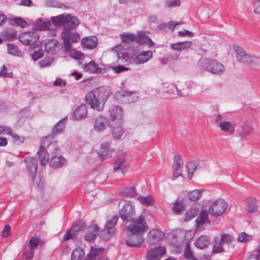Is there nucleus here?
Masks as SVG:
<instances>
[{
  "instance_id": "obj_1",
  "label": "nucleus",
  "mask_w": 260,
  "mask_h": 260,
  "mask_svg": "<svg viewBox=\"0 0 260 260\" xmlns=\"http://www.w3.org/2000/svg\"><path fill=\"white\" fill-rule=\"evenodd\" d=\"M146 224L144 216H140L127 227V235L128 237L125 244L130 247H139L144 242L143 234L146 231Z\"/></svg>"
},
{
  "instance_id": "obj_2",
  "label": "nucleus",
  "mask_w": 260,
  "mask_h": 260,
  "mask_svg": "<svg viewBox=\"0 0 260 260\" xmlns=\"http://www.w3.org/2000/svg\"><path fill=\"white\" fill-rule=\"evenodd\" d=\"M111 93L110 90L108 88H98L87 94L85 101L91 108L101 111Z\"/></svg>"
},
{
  "instance_id": "obj_3",
  "label": "nucleus",
  "mask_w": 260,
  "mask_h": 260,
  "mask_svg": "<svg viewBox=\"0 0 260 260\" xmlns=\"http://www.w3.org/2000/svg\"><path fill=\"white\" fill-rule=\"evenodd\" d=\"M52 138V136H48L43 138L41 140V145L37 155L40 158L42 166L46 165L49 160V154L46 149L50 151L52 149V148H53L56 151L58 150L57 148H55L56 144L50 141Z\"/></svg>"
},
{
  "instance_id": "obj_4",
  "label": "nucleus",
  "mask_w": 260,
  "mask_h": 260,
  "mask_svg": "<svg viewBox=\"0 0 260 260\" xmlns=\"http://www.w3.org/2000/svg\"><path fill=\"white\" fill-rule=\"evenodd\" d=\"M201 70L209 72L213 74H219L224 70V66L218 61L214 59L202 58L198 62Z\"/></svg>"
},
{
  "instance_id": "obj_5",
  "label": "nucleus",
  "mask_w": 260,
  "mask_h": 260,
  "mask_svg": "<svg viewBox=\"0 0 260 260\" xmlns=\"http://www.w3.org/2000/svg\"><path fill=\"white\" fill-rule=\"evenodd\" d=\"M135 215V210L133 203L131 201L125 202L123 206L119 210V215L123 221L125 222L131 221V224H133V221H135L134 219Z\"/></svg>"
},
{
  "instance_id": "obj_6",
  "label": "nucleus",
  "mask_w": 260,
  "mask_h": 260,
  "mask_svg": "<svg viewBox=\"0 0 260 260\" xmlns=\"http://www.w3.org/2000/svg\"><path fill=\"white\" fill-rule=\"evenodd\" d=\"M228 207L227 203L222 199H218L213 202L208 207L209 213L213 217L221 215Z\"/></svg>"
},
{
  "instance_id": "obj_7",
  "label": "nucleus",
  "mask_w": 260,
  "mask_h": 260,
  "mask_svg": "<svg viewBox=\"0 0 260 260\" xmlns=\"http://www.w3.org/2000/svg\"><path fill=\"white\" fill-rule=\"evenodd\" d=\"M234 50L237 59L239 62L252 64L257 62L258 58L247 53L242 47L236 46H234Z\"/></svg>"
},
{
  "instance_id": "obj_8",
  "label": "nucleus",
  "mask_w": 260,
  "mask_h": 260,
  "mask_svg": "<svg viewBox=\"0 0 260 260\" xmlns=\"http://www.w3.org/2000/svg\"><path fill=\"white\" fill-rule=\"evenodd\" d=\"M118 219V216H113L111 219L107 220L105 229L99 233L102 239L107 240L112 237L115 232L114 226Z\"/></svg>"
},
{
  "instance_id": "obj_9",
  "label": "nucleus",
  "mask_w": 260,
  "mask_h": 260,
  "mask_svg": "<svg viewBox=\"0 0 260 260\" xmlns=\"http://www.w3.org/2000/svg\"><path fill=\"white\" fill-rule=\"evenodd\" d=\"M65 50L69 51L71 48V43H77L80 40V36L77 33H71L69 30H64L61 34Z\"/></svg>"
},
{
  "instance_id": "obj_10",
  "label": "nucleus",
  "mask_w": 260,
  "mask_h": 260,
  "mask_svg": "<svg viewBox=\"0 0 260 260\" xmlns=\"http://www.w3.org/2000/svg\"><path fill=\"white\" fill-rule=\"evenodd\" d=\"M192 44L191 41H183L171 44L170 47L171 49L175 51L174 53H171V57L174 59H177L180 55V52L183 50L190 48Z\"/></svg>"
},
{
  "instance_id": "obj_11",
  "label": "nucleus",
  "mask_w": 260,
  "mask_h": 260,
  "mask_svg": "<svg viewBox=\"0 0 260 260\" xmlns=\"http://www.w3.org/2000/svg\"><path fill=\"white\" fill-rule=\"evenodd\" d=\"M39 37V35L36 32H24L19 36V40L22 44L30 46L38 41Z\"/></svg>"
},
{
  "instance_id": "obj_12",
  "label": "nucleus",
  "mask_w": 260,
  "mask_h": 260,
  "mask_svg": "<svg viewBox=\"0 0 260 260\" xmlns=\"http://www.w3.org/2000/svg\"><path fill=\"white\" fill-rule=\"evenodd\" d=\"M24 161L28 172L31 175V180H34L37 174L38 159L35 156H27L25 158Z\"/></svg>"
},
{
  "instance_id": "obj_13",
  "label": "nucleus",
  "mask_w": 260,
  "mask_h": 260,
  "mask_svg": "<svg viewBox=\"0 0 260 260\" xmlns=\"http://www.w3.org/2000/svg\"><path fill=\"white\" fill-rule=\"evenodd\" d=\"M166 252L165 247L159 246L147 251L146 257L147 260H160Z\"/></svg>"
},
{
  "instance_id": "obj_14",
  "label": "nucleus",
  "mask_w": 260,
  "mask_h": 260,
  "mask_svg": "<svg viewBox=\"0 0 260 260\" xmlns=\"http://www.w3.org/2000/svg\"><path fill=\"white\" fill-rule=\"evenodd\" d=\"M84 226V223L81 221L75 222L71 229L68 231L63 237V240L67 241L74 238L78 232L81 230Z\"/></svg>"
},
{
  "instance_id": "obj_15",
  "label": "nucleus",
  "mask_w": 260,
  "mask_h": 260,
  "mask_svg": "<svg viewBox=\"0 0 260 260\" xmlns=\"http://www.w3.org/2000/svg\"><path fill=\"white\" fill-rule=\"evenodd\" d=\"M113 149L110 148V144L108 142H104L101 144V149L98 154L100 158L103 161L112 155Z\"/></svg>"
},
{
  "instance_id": "obj_16",
  "label": "nucleus",
  "mask_w": 260,
  "mask_h": 260,
  "mask_svg": "<svg viewBox=\"0 0 260 260\" xmlns=\"http://www.w3.org/2000/svg\"><path fill=\"white\" fill-rule=\"evenodd\" d=\"M174 162L173 165V178L172 180L176 179L182 175L183 167V161L181 155H177L174 156Z\"/></svg>"
},
{
  "instance_id": "obj_17",
  "label": "nucleus",
  "mask_w": 260,
  "mask_h": 260,
  "mask_svg": "<svg viewBox=\"0 0 260 260\" xmlns=\"http://www.w3.org/2000/svg\"><path fill=\"white\" fill-rule=\"evenodd\" d=\"M152 52L151 50L143 51L138 54L133 59V62L137 65L143 64L152 57Z\"/></svg>"
},
{
  "instance_id": "obj_18",
  "label": "nucleus",
  "mask_w": 260,
  "mask_h": 260,
  "mask_svg": "<svg viewBox=\"0 0 260 260\" xmlns=\"http://www.w3.org/2000/svg\"><path fill=\"white\" fill-rule=\"evenodd\" d=\"M110 117L112 121H117L118 124L121 123L122 110L119 106H113L110 110Z\"/></svg>"
},
{
  "instance_id": "obj_19",
  "label": "nucleus",
  "mask_w": 260,
  "mask_h": 260,
  "mask_svg": "<svg viewBox=\"0 0 260 260\" xmlns=\"http://www.w3.org/2000/svg\"><path fill=\"white\" fill-rule=\"evenodd\" d=\"M148 235L150 243L154 244L164 238L165 234L160 230L153 229L149 232Z\"/></svg>"
},
{
  "instance_id": "obj_20",
  "label": "nucleus",
  "mask_w": 260,
  "mask_h": 260,
  "mask_svg": "<svg viewBox=\"0 0 260 260\" xmlns=\"http://www.w3.org/2000/svg\"><path fill=\"white\" fill-rule=\"evenodd\" d=\"M108 125L107 118L102 116H99L95 119L94 128L98 132H101L106 129Z\"/></svg>"
},
{
  "instance_id": "obj_21",
  "label": "nucleus",
  "mask_w": 260,
  "mask_h": 260,
  "mask_svg": "<svg viewBox=\"0 0 260 260\" xmlns=\"http://www.w3.org/2000/svg\"><path fill=\"white\" fill-rule=\"evenodd\" d=\"M87 115V106L85 104H82L75 110L73 117L75 120H79L85 118Z\"/></svg>"
},
{
  "instance_id": "obj_22",
  "label": "nucleus",
  "mask_w": 260,
  "mask_h": 260,
  "mask_svg": "<svg viewBox=\"0 0 260 260\" xmlns=\"http://www.w3.org/2000/svg\"><path fill=\"white\" fill-rule=\"evenodd\" d=\"M50 26L51 23L49 20L40 18L34 23L33 29L35 30H45L48 29Z\"/></svg>"
},
{
  "instance_id": "obj_23",
  "label": "nucleus",
  "mask_w": 260,
  "mask_h": 260,
  "mask_svg": "<svg viewBox=\"0 0 260 260\" xmlns=\"http://www.w3.org/2000/svg\"><path fill=\"white\" fill-rule=\"evenodd\" d=\"M81 43L83 48L93 49L97 45V39L93 36L85 37L81 40Z\"/></svg>"
},
{
  "instance_id": "obj_24",
  "label": "nucleus",
  "mask_w": 260,
  "mask_h": 260,
  "mask_svg": "<svg viewBox=\"0 0 260 260\" xmlns=\"http://www.w3.org/2000/svg\"><path fill=\"white\" fill-rule=\"evenodd\" d=\"M59 43L55 39H51L45 44L46 51L49 54H55L58 51Z\"/></svg>"
},
{
  "instance_id": "obj_25",
  "label": "nucleus",
  "mask_w": 260,
  "mask_h": 260,
  "mask_svg": "<svg viewBox=\"0 0 260 260\" xmlns=\"http://www.w3.org/2000/svg\"><path fill=\"white\" fill-rule=\"evenodd\" d=\"M104 248H92L90 252L86 255L85 260H99L103 255Z\"/></svg>"
},
{
  "instance_id": "obj_26",
  "label": "nucleus",
  "mask_w": 260,
  "mask_h": 260,
  "mask_svg": "<svg viewBox=\"0 0 260 260\" xmlns=\"http://www.w3.org/2000/svg\"><path fill=\"white\" fill-rule=\"evenodd\" d=\"M136 41L139 43L147 45L149 47H151L154 44L151 39L143 31L138 32L137 33Z\"/></svg>"
},
{
  "instance_id": "obj_27",
  "label": "nucleus",
  "mask_w": 260,
  "mask_h": 260,
  "mask_svg": "<svg viewBox=\"0 0 260 260\" xmlns=\"http://www.w3.org/2000/svg\"><path fill=\"white\" fill-rule=\"evenodd\" d=\"M99 231V228L96 225L90 226L84 236L85 239L87 241H93L96 237Z\"/></svg>"
},
{
  "instance_id": "obj_28",
  "label": "nucleus",
  "mask_w": 260,
  "mask_h": 260,
  "mask_svg": "<svg viewBox=\"0 0 260 260\" xmlns=\"http://www.w3.org/2000/svg\"><path fill=\"white\" fill-rule=\"evenodd\" d=\"M69 17V14H63L59 15L56 16L51 17V21L53 25L55 26H62L66 25L68 17Z\"/></svg>"
},
{
  "instance_id": "obj_29",
  "label": "nucleus",
  "mask_w": 260,
  "mask_h": 260,
  "mask_svg": "<svg viewBox=\"0 0 260 260\" xmlns=\"http://www.w3.org/2000/svg\"><path fill=\"white\" fill-rule=\"evenodd\" d=\"M217 126H218L222 132L232 134L235 131V124L229 121H222L219 122Z\"/></svg>"
},
{
  "instance_id": "obj_30",
  "label": "nucleus",
  "mask_w": 260,
  "mask_h": 260,
  "mask_svg": "<svg viewBox=\"0 0 260 260\" xmlns=\"http://www.w3.org/2000/svg\"><path fill=\"white\" fill-rule=\"evenodd\" d=\"M66 162L64 158L62 156H54L51 157L49 165L54 168H58L63 166Z\"/></svg>"
},
{
  "instance_id": "obj_31",
  "label": "nucleus",
  "mask_w": 260,
  "mask_h": 260,
  "mask_svg": "<svg viewBox=\"0 0 260 260\" xmlns=\"http://www.w3.org/2000/svg\"><path fill=\"white\" fill-rule=\"evenodd\" d=\"M210 242L208 236L202 235L196 240L194 245L198 248L203 249L209 245Z\"/></svg>"
},
{
  "instance_id": "obj_32",
  "label": "nucleus",
  "mask_w": 260,
  "mask_h": 260,
  "mask_svg": "<svg viewBox=\"0 0 260 260\" xmlns=\"http://www.w3.org/2000/svg\"><path fill=\"white\" fill-rule=\"evenodd\" d=\"M196 221L198 228L200 227L206 223L209 222L208 211L206 210L201 211L199 216L196 219Z\"/></svg>"
},
{
  "instance_id": "obj_33",
  "label": "nucleus",
  "mask_w": 260,
  "mask_h": 260,
  "mask_svg": "<svg viewBox=\"0 0 260 260\" xmlns=\"http://www.w3.org/2000/svg\"><path fill=\"white\" fill-rule=\"evenodd\" d=\"M253 128L252 124L250 123H244L242 126V131L240 132V136L242 139H245L249 136L253 131Z\"/></svg>"
},
{
  "instance_id": "obj_34",
  "label": "nucleus",
  "mask_w": 260,
  "mask_h": 260,
  "mask_svg": "<svg viewBox=\"0 0 260 260\" xmlns=\"http://www.w3.org/2000/svg\"><path fill=\"white\" fill-rule=\"evenodd\" d=\"M45 4L48 7H52L63 10L68 9L69 8V7L66 6L64 4L57 0H45Z\"/></svg>"
},
{
  "instance_id": "obj_35",
  "label": "nucleus",
  "mask_w": 260,
  "mask_h": 260,
  "mask_svg": "<svg viewBox=\"0 0 260 260\" xmlns=\"http://www.w3.org/2000/svg\"><path fill=\"white\" fill-rule=\"evenodd\" d=\"M125 159L124 157H120L117 158L114 164V171L116 172L117 170L121 169L123 175H124L125 172L126 171L127 168L125 166H123L125 163Z\"/></svg>"
},
{
  "instance_id": "obj_36",
  "label": "nucleus",
  "mask_w": 260,
  "mask_h": 260,
  "mask_svg": "<svg viewBox=\"0 0 260 260\" xmlns=\"http://www.w3.org/2000/svg\"><path fill=\"white\" fill-rule=\"evenodd\" d=\"M2 37L6 40H13L17 37L16 32L12 28L6 29L1 32Z\"/></svg>"
},
{
  "instance_id": "obj_37",
  "label": "nucleus",
  "mask_w": 260,
  "mask_h": 260,
  "mask_svg": "<svg viewBox=\"0 0 260 260\" xmlns=\"http://www.w3.org/2000/svg\"><path fill=\"white\" fill-rule=\"evenodd\" d=\"M247 203L246 210L249 213L254 212L257 211V205L254 198L248 197L246 199Z\"/></svg>"
},
{
  "instance_id": "obj_38",
  "label": "nucleus",
  "mask_w": 260,
  "mask_h": 260,
  "mask_svg": "<svg viewBox=\"0 0 260 260\" xmlns=\"http://www.w3.org/2000/svg\"><path fill=\"white\" fill-rule=\"evenodd\" d=\"M67 121V118L64 117L58 121L52 128L53 134H57L61 133L66 126V123Z\"/></svg>"
},
{
  "instance_id": "obj_39",
  "label": "nucleus",
  "mask_w": 260,
  "mask_h": 260,
  "mask_svg": "<svg viewBox=\"0 0 260 260\" xmlns=\"http://www.w3.org/2000/svg\"><path fill=\"white\" fill-rule=\"evenodd\" d=\"M120 95L126 98V100L128 103L135 102L138 100V96L134 92H131L126 90H123L121 92Z\"/></svg>"
},
{
  "instance_id": "obj_40",
  "label": "nucleus",
  "mask_w": 260,
  "mask_h": 260,
  "mask_svg": "<svg viewBox=\"0 0 260 260\" xmlns=\"http://www.w3.org/2000/svg\"><path fill=\"white\" fill-rule=\"evenodd\" d=\"M198 163L197 161H188L186 165V169L188 172V178L191 179L193 176L194 172L197 169Z\"/></svg>"
},
{
  "instance_id": "obj_41",
  "label": "nucleus",
  "mask_w": 260,
  "mask_h": 260,
  "mask_svg": "<svg viewBox=\"0 0 260 260\" xmlns=\"http://www.w3.org/2000/svg\"><path fill=\"white\" fill-rule=\"evenodd\" d=\"M68 20H67V22L66 23L65 26L68 29H74L76 28L79 24L78 19L75 17H72L70 14L69 17H68Z\"/></svg>"
},
{
  "instance_id": "obj_42",
  "label": "nucleus",
  "mask_w": 260,
  "mask_h": 260,
  "mask_svg": "<svg viewBox=\"0 0 260 260\" xmlns=\"http://www.w3.org/2000/svg\"><path fill=\"white\" fill-rule=\"evenodd\" d=\"M84 250L80 248L75 249L71 254L72 260H82L84 256Z\"/></svg>"
},
{
  "instance_id": "obj_43",
  "label": "nucleus",
  "mask_w": 260,
  "mask_h": 260,
  "mask_svg": "<svg viewBox=\"0 0 260 260\" xmlns=\"http://www.w3.org/2000/svg\"><path fill=\"white\" fill-rule=\"evenodd\" d=\"M7 50L8 53L11 55L16 56H21L22 55L21 51L17 46L14 44H8L7 45Z\"/></svg>"
},
{
  "instance_id": "obj_44",
  "label": "nucleus",
  "mask_w": 260,
  "mask_h": 260,
  "mask_svg": "<svg viewBox=\"0 0 260 260\" xmlns=\"http://www.w3.org/2000/svg\"><path fill=\"white\" fill-rule=\"evenodd\" d=\"M138 200L141 204L146 206H149L153 205L154 201L153 198L150 195L146 197L139 196L138 198Z\"/></svg>"
},
{
  "instance_id": "obj_45",
  "label": "nucleus",
  "mask_w": 260,
  "mask_h": 260,
  "mask_svg": "<svg viewBox=\"0 0 260 260\" xmlns=\"http://www.w3.org/2000/svg\"><path fill=\"white\" fill-rule=\"evenodd\" d=\"M97 65L94 61H90L89 63L85 64L83 67V70L85 72L93 73L98 70Z\"/></svg>"
},
{
  "instance_id": "obj_46",
  "label": "nucleus",
  "mask_w": 260,
  "mask_h": 260,
  "mask_svg": "<svg viewBox=\"0 0 260 260\" xmlns=\"http://www.w3.org/2000/svg\"><path fill=\"white\" fill-rule=\"evenodd\" d=\"M118 125L116 127L112 126V133L113 137L116 139H119L123 135V131L120 123L118 124Z\"/></svg>"
},
{
  "instance_id": "obj_47",
  "label": "nucleus",
  "mask_w": 260,
  "mask_h": 260,
  "mask_svg": "<svg viewBox=\"0 0 260 260\" xmlns=\"http://www.w3.org/2000/svg\"><path fill=\"white\" fill-rule=\"evenodd\" d=\"M202 189H195L189 193V199L192 201H197L201 197L203 192Z\"/></svg>"
},
{
  "instance_id": "obj_48",
  "label": "nucleus",
  "mask_w": 260,
  "mask_h": 260,
  "mask_svg": "<svg viewBox=\"0 0 260 260\" xmlns=\"http://www.w3.org/2000/svg\"><path fill=\"white\" fill-rule=\"evenodd\" d=\"M123 42L136 41L137 35L134 34L123 33L120 35Z\"/></svg>"
},
{
  "instance_id": "obj_49",
  "label": "nucleus",
  "mask_w": 260,
  "mask_h": 260,
  "mask_svg": "<svg viewBox=\"0 0 260 260\" xmlns=\"http://www.w3.org/2000/svg\"><path fill=\"white\" fill-rule=\"evenodd\" d=\"M41 244V241L40 238L36 237H32L29 241L28 247L31 249L34 250L38 246Z\"/></svg>"
},
{
  "instance_id": "obj_50",
  "label": "nucleus",
  "mask_w": 260,
  "mask_h": 260,
  "mask_svg": "<svg viewBox=\"0 0 260 260\" xmlns=\"http://www.w3.org/2000/svg\"><path fill=\"white\" fill-rule=\"evenodd\" d=\"M13 77V73L8 72V68L5 65H3L0 71V77L2 78H12Z\"/></svg>"
},
{
  "instance_id": "obj_51",
  "label": "nucleus",
  "mask_w": 260,
  "mask_h": 260,
  "mask_svg": "<svg viewBox=\"0 0 260 260\" xmlns=\"http://www.w3.org/2000/svg\"><path fill=\"white\" fill-rule=\"evenodd\" d=\"M184 206L181 201H176L173 205L172 210L176 214H179L183 210Z\"/></svg>"
},
{
  "instance_id": "obj_52",
  "label": "nucleus",
  "mask_w": 260,
  "mask_h": 260,
  "mask_svg": "<svg viewBox=\"0 0 260 260\" xmlns=\"http://www.w3.org/2000/svg\"><path fill=\"white\" fill-rule=\"evenodd\" d=\"M181 0H165V6L167 8H174L180 6Z\"/></svg>"
},
{
  "instance_id": "obj_53",
  "label": "nucleus",
  "mask_w": 260,
  "mask_h": 260,
  "mask_svg": "<svg viewBox=\"0 0 260 260\" xmlns=\"http://www.w3.org/2000/svg\"><path fill=\"white\" fill-rule=\"evenodd\" d=\"M34 255V250L30 248H26L23 251V258L24 260H30Z\"/></svg>"
},
{
  "instance_id": "obj_54",
  "label": "nucleus",
  "mask_w": 260,
  "mask_h": 260,
  "mask_svg": "<svg viewBox=\"0 0 260 260\" xmlns=\"http://www.w3.org/2000/svg\"><path fill=\"white\" fill-rule=\"evenodd\" d=\"M123 193L127 196L131 197H135L137 195L136 190L134 186H129L126 187L123 191Z\"/></svg>"
},
{
  "instance_id": "obj_55",
  "label": "nucleus",
  "mask_w": 260,
  "mask_h": 260,
  "mask_svg": "<svg viewBox=\"0 0 260 260\" xmlns=\"http://www.w3.org/2000/svg\"><path fill=\"white\" fill-rule=\"evenodd\" d=\"M252 239L251 236L247 234L245 232L241 233L239 234L238 237V241L240 242H246L247 241H250Z\"/></svg>"
},
{
  "instance_id": "obj_56",
  "label": "nucleus",
  "mask_w": 260,
  "mask_h": 260,
  "mask_svg": "<svg viewBox=\"0 0 260 260\" xmlns=\"http://www.w3.org/2000/svg\"><path fill=\"white\" fill-rule=\"evenodd\" d=\"M233 240V237L227 234H222L221 235L220 241L221 243H230Z\"/></svg>"
},
{
  "instance_id": "obj_57",
  "label": "nucleus",
  "mask_w": 260,
  "mask_h": 260,
  "mask_svg": "<svg viewBox=\"0 0 260 260\" xmlns=\"http://www.w3.org/2000/svg\"><path fill=\"white\" fill-rule=\"evenodd\" d=\"M221 242H217L215 241V244H214L213 250H212V253H217L221 252H223L224 251V249L222 246Z\"/></svg>"
},
{
  "instance_id": "obj_58",
  "label": "nucleus",
  "mask_w": 260,
  "mask_h": 260,
  "mask_svg": "<svg viewBox=\"0 0 260 260\" xmlns=\"http://www.w3.org/2000/svg\"><path fill=\"white\" fill-rule=\"evenodd\" d=\"M44 56V51L42 50H39L38 51H35L32 54L31 56L32 59L36 61L39 59L42 58Z\"/></svg>"
},
{
  "instance_id": "obj_59",
  "label": "nucleus",
  "mask_w": 260,
  "mask_h": 260,
  "mask_svg": "<svg viewBox=\"0 0 260 260\" xmlns=\"http://www.w3.org/2000/svg\"><path fill=\"white\" fill-rule=\"evenodd\" d=\"M196 216V210L194 209H190L187 211L185 215L184 220L188 221L194 218Z\"/></svg>"
},
{
  "instance_id": "obj_60",
  "label": "nucleus",
  "mask_w": 260,
  "mask_h": 260,
  "mask_svg": "<svg viewBox=\"0 0 260 260\" xmlns=\"http://www.w3.org/2000/svg\"><path fill=\"white\" fill-rule=\"evenodd\" d=\"M11 131L12 129L10 127L4 125H0V135H8Z\"/></svg>"
},
{
  "instance_id": "obj_61",
  "label": "nucleus",
  "mask_w": 260,
  "mask_h": 260,
  "mask_svg": "<svg viewBox=\"0 0 260 260\" xmlns=\"http://www.w3.org/2000/svg\"><path fill=\"white\" fill-rule=\"evenodd\" d=\"M254 12L260 15V0H254L253 2Z\"/></svg>"
},
{
  "instance_id": "obj_62",
  "label": "nucleus",
  "mask_w": 260,
  "mask_h": 260,
  "mask_svg": "<svg viewBox=\"0 0 260 260\" xmlns=\"http://www.w3.org/2000/svg\"><path fill=\"white\" fill-rule=\"evenodd\" d=\"M14 22L16 24L22 27H25L27 26V23L22 18L20 17L15 18L14 19Z\"/></svg>"
},
{
  "instance_id": "obj_63",
  "label": "nucleus",
  "mask_w": 260,
  "mask_h": 260,
  "mask_svg": "<svg viewBox=\"0 0 260 260\" xmlns=\"http://www.w3.org/2000/svg\"><path fill=\"white\" fill-rule=\"evenodd\" d=\"M184 256L187 260H197V259L193 256L191 250H185Z\"/></svg>"
},
{
  "instance_id": "obj_64",
  "label": "nucleus",
  "mask_w": 260,
  "mask_h": 260,
  "mask_svg": "<svg viewBox=\"0 0 260 260\" xmlns=\"http://www.w3.org/2000/svg\"><path fill=\"white\" fill-rule=\"evenodd\" d=\"M66 84V81L59 78H56L53 83L54 85L57 87L64 86Z\"/></svg>"
}]
</instances>
